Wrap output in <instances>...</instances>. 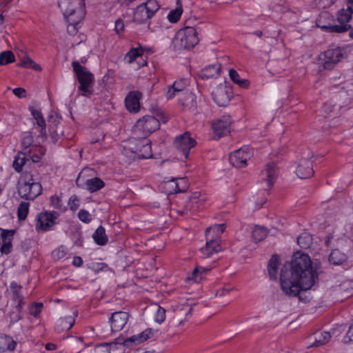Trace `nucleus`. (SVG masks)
<instances>
[{
  "label": "nucleus",
  "instance_id": "f03ea898",
  "mask_svg": "<svg viewBox=\"0 0 353 353\" xmlns=\"http://www.w3.org/2000/svg\"><path fill=\"white\" fill-rule=\"evenodd\" d=\"M122 154L132 159H145L152 157L150 141L134 136L120 145Z\"/></svg>",
  "mask_w": 353,
  "mask_h": 353
},
{
  "label": "nucleus",
  "instance_id": "f257e3e1",
  "mask_svg": "<svg viewBox=\"0 0 353 353\" xmlns=\"http://www.w3.org/2000/svg\"><path fill=\"white\" fill-rule=\"evenodd\" d=\"M317 279V273L307 254L296 252L290 264H285L280 274V285L289 296H296L301 290H310Z\"/></svg>",
  "mask_w": 353,
  "mask_h": 353
},
{
  "label": "nucleus",
  "instance_id": "49530a36",
  "mask_svg": "<svg viewBox=\"0 0 353 353\" xmlns=\"http://www.w3.org/2000/svg\"><path fill=\"white\" fill-rule=\"evenodd\" d=\"M43 307V303H34L29 306L28 310L30 315L34 317H37L41 312Z\"/></svg>",
  "mask_w": 353,
  "mask_h": 353
},
{
  "label": "nucleus",
  "instance_id": "69168bd1",
  "mask_svg": "<svg viewBox=\"0 0 353 353\" xmlns=\"http://www.w3.org/2000/svg\"><path fill=\"white\" fill-rule=\"evenodd\" d=\"M72 264L76 267H81L83 265V260L80 256H74Z\"/></svg>",
  "mask_w": 353,
  "mask_h": 353
},
{
  "label": "nucleus",
  "instance_id": "bb28decb",
  "mask_svg": "<svg viewBox=\"0 0 353 353\" xmlns=\"http://www.w3.org/2000/svg\"><path fill=\"white\" fill-rule=\"evenodd\" d=\"M165 183L167 185L173 189L172 190L170 191V193L183 192H185L188 188L187 182L184 178L172 179Z\"/></svg>",
  "mask_w": 353,
  "mask_h": 353
},
{
  "label": "nucleus",
  "instance_id": "a19ab883",
  "mask_svg": "<svg viewBox=\"0 0 353 353\" xmlns=\"http://www.w3.org/2000/svg\"><path fill=\"white\" fill-rule=\"evenodd\" d=\"M312 243V236L307 232L302 233L297 238V243L303 249L309 248Z\"/></svg>",
  "mask_w": 353,
  "mask_h": 353
},
{
  "label": "nucleus",
  "instance_id": "09e8293b",
  "mask_svg": "<svg viewBox=\"0 0 353 353\" xmlns=\"http://www.w3.org/2000/svg\"><path fill=\"white\" fill-rule=\"evenodd\" d=\"M50 205L56 209L65 211L66 208L63 206L61 199L57 196H52L50 197Z\"/></svg>",
  "mask_w": 353,
  "mask_h": 353
},
{
  "label": "nucleus",
  "instance_id": "7ed1b4c3",
  "mask_svg": "<svg viewBox=\"0 0 353 353\" xmlns=\"http://www.w3.org/2000/svg\"><path fill=\"white\" fill-rule=\"evenodd\" d=\"M353 13L346 8H342L337 13V21L339 24L332 25L331 23L324 24L323 20L332 17L331 14L327 12L322 13L317 20V26L323 30L328 32L343 33L351 28V26L348 24L352 19Z\"/></svg>",
  "mask_w": 353,
  "mask_h": 353
},
{
  "label": "nucleus",
  "instance_id": "37998d69",
  "mask_svg": "<svg viewBox=\"0 0 353 353\" xmlns=\"http://www.w3.org/2000/svg\"><path fill=\"white\" fill-rule=\"evenodd\" d=\"M19 66L25 68H32L37 71H41V68L39 65H38L36 62H34L30 57H25L20 64H18Z\"/></svg>",
  "mask_w": 353,
  "mask_h": 353
},
{
  "label": "nucleus",
  "instance_id": "c03bdc74",
  "mask_svg": "<svg viewBox=\"0 0 353 353\" xmlns=\"http://www.w3.org/2000/svg\"><path fill=\"white\" fill-rule=\"evenodd\" d=\"M15 61L14 53L10 50H6L0 53V65H7Z\"/></svg>",
  "mask_w": 353,
  "mask_h": 353
},
{
  "label": "nucleus",
  "instance_id": "4d7b16f0",
  "mask_svg": "<svg viewBox=\"0 0 353 353\" xmlns=\"http://www.w3.org/2000/svg\"><path fill=\"white\" fill-rule=\"evenodd\" d=\"M94 353H110L108 343H102L96 346Z\"/></svg>",
  "mask_w": 353,
  "mask_h": 353
},
{
  "label": "nucleus",
  "instance_id": "58836bf2",
  "mask_svg": "<svg viewBox=\"0 0 353 353\" xmlns=\"http://www.w3.org/2000/svg\"><path fill=\"white\" fill-rule=\"evenodd\" d=\"M345 260V255L339 250H334L329 256V261L334 265H341Z\"/></svg>",
  "mask_w": 353,
  "mask_h": 353
},
{
  "label": "nucleus",
  "instance_id": "3c124183",
  "mask_svg": "<svg viewBox=\"0 0 353 353\" xmlns=\"http://www.w3.org/2000/svg\"><path fill=\"white\" fill-rule=\"evenodd\" d=\"M33 143V137L32 135L25 136L21 141V146L23 147V151H27Z\"/></svg>",
  "mask_w": 353,
  "mask_h": 353
},
{
  "label": "nucleus",
  "instance_id": "a211bd4d",
  "mask_svg": "<svg viewBox=\"0 0 353 353\" xmlns=\"http://www.w3.org/2000/svg\"><path fill=\"white\" fill-rule=\"evenodd\" d=\"M1 230V236L2 239V245L0 251L3 254H8L12 249V240L15 231L14 230Z\"/></svg>",
  "mask_w": 353,
  "mask_h": 353
},
{
  "label": "nucleus",
  "instance_id": "338daca9",
  "mask_svg": "<svg viewBox=\"0 0 353 353\" xmlns=\"http://www.w3.org/2000/svg\"><path fill=\"white\" fill-rule=\"evenodd\" d=\"M31 113L35 120L43 117L41 112L38 110L32 109Z\"/></svg>",
  "mask_w": 353,
  "mask_h": 353
},
{
  "label": "nucleus",
  "instance_id": "4be33fe9",
  "mask_svg": "<svg viewBox=\"0 0 353 353\" xmlns=\"http://www.w3.org/2000/svg\"><path fill=\"white\" fill-rule=\"evenodd\" d=\"M27 157L32 163H39L46 153V149L41 145H32L27 151Z\"/></svg>",
  "mask_w": 353,
  "mask_h": 353
},
{
  "label": "nucleus",
  "instance_id": "8fccbe9b",
  "mask_svg": "<svg viewBox=\"0 0 353 353\" xmlns=\"http://www.w3.org/2000/svg\"><path fill=\"white\" fill-rule=\"evenodd\" d=\"M336 0H314V3L319 9H324L332 6Z\"/></svg>",
  "mask_w": 353,
  "mask_h": 353
},
{
  "label": "nucleus",
  "instance_id": "864d4df0",
  "mask_svg": "<svg viewBox=\"0 0 353 353\" xmlns=\"http://www.w3.org/2000/svg\"><path fill=\"white\" fill-rule=\"evenodd\" d=\"M78 216L81 221L86 223L90 222L92 219L90 214L85 210H81L78 213Z\"/></svg>",
  "mask_w": 353,
  "mask_h": 353
},
{
  "label": "nucleus",
  "instance_id": "7c9ffc66",
  "mask_svg": "<svg viewBox=\"0 0 353 353\" xmlns=\"http://www.w3.org/2000/svg\"><path fill=\"white\" fill-rule=\"evenodd\" d=\"M86 189L90 192L100 190L105 186V183L100 178L94 177L85 181Z\"/></svg>",
  "mask_w": 353,
  "mask_h": 353
},
{
  "label": "nucleus",
  "instance_id": "0e129e2a",
  "mask_svg": "<svg viewBox=\"0 0 353 353\" xmlns=\"http://www.w3.org/2000/svg\"><path fill=\"white\" fill-rule=\"evenodd\" d=\"M236 85H238L239 87L243 88H248L250 85V82L247 79H240L237 83Z\"/></svg>",
  "mask_w": 353,
  "mask_h": 353
},
{
  "label": "nucleus",
  "instance_id": "680f3d73",
  "mask_svg": "<svg viewBox=\"0 0 353 353\" xmlns=\"http://www.w3.org/2000/svg\"><path fill=\"white\" fill-rule=\"evenodd\" d=\"M345 343L353 342V325H351L344 337Z\"/></svg>",
  "mask_w": 353,
  "mask_h": 353
},
{
  "label": "nucleus",
  "instance_id": "a878e982",
  "mask_svg": "<svg viewBox=\"0 0 353 353\" xmlns=\"http://www.w3.org/2000/svg\"><path fill=\"white\" fill-rule=\"evenodd\" d=\"M221 65L219 63L209 65L205 67L200 73L202 79L217 77L221 72Z\"/></svg>",
  "mask_w": 353,
  "mask_h": 353
},
{
  "label": "nucleus",
  "instance_id": "423d86ee",
  "mask_svg": "<svg viewBox=\"0 0 353 353\" xmlns=\"http://www.w3.org/2000/svg\"><path fill=\"white\" fill-rule=\"evenodd\" d=\"M72 66L79 83V89L81 92V94L85 97L90 96L92 94L94 81L93 74L77 61H72Z\"/></svg>",
  "mask_w": 353,
  "mask_h": 353
},
{
  "label": "nucleus",
  "instance_id": "39448f33",
  "mask_svg": "<svg viewBox=\"0 0 353 353\" xmlns=\"http://www.w3.org/2000/svg\"><path fill=\"white\" fill-rule=\"evenodd\" d=\"M157 330L152 328H147L137 334H134L123 341L117 339L115 341L108 343L110 353H125L127 347H131L143 343L149 339L154 336Z\"/></svg>",
  "mask_w": 353,
  "mask_h": 353
},
{
  "label": "nucleus",
  "instance_id": "f8f14e48",
  "mask_svg": "<svg viewBox=\"0 0 353 353\" xmlns=\"http://www.w3.org/2000/svg\"><path fill=\"white\" fill-rule=\"evenodd\" d=\"M252 156V149L244 146L230 154V162L234 167L242 168L247 165V162Z\"/></svg>",
  "mask_w": 353,
  "mask_h": 353
},
{
  "label": "nucleus",
  "instance_id": "4468645a",
  "mask_svg": "<svg viewBox=\"0 0 353 353\" xmlns=\"http://www.w3.org/2000/svg\"><path fill=\"white\" fill-rule=\"evenodd\" d=\"M59 216L57 212H43L37 217V231H48L54 224L55 220Z\"/></svg>",
  "mask_w": 353,
  "mask_h": 353
},
{
  "label": "nucleus",
  "instance_id": "bf43d9fd",
  "mask_svg": "<svg viewBox=\"0 0 353 353\" xmlns=\"http://www.w3.org/2000/svg\"><path fill=\"white\" fill-rule=\"evenodd\" d=\"M229 76L230 79L236 84L241 79L239 73L234 69L230 70Z\"/></svg>",
  "mask_w": 353,
  "mask_h": 353
},
{
  "label": "nucleus",
  "instance_id": "393cba45",
  "mask_svg": "<svg viewBox=\"0 0 353 353\" xmlns=\"http://www.w3.org/2000/svg\"><path fill=\"white\" fill-rule=\"evenodd\" d=\"M220 241L219 238L208 240L205 247L201 249V253L207 256H210L213 253L218 252L221 250Z\"/></svg>",
  "mask_w": 353,
  "mask_h": 353
},
{
  "label": "nucleus",
  "instance_id": "4c0bfd02",
  "mask_svg": "<svg viewBox=\"0 0 353 353\" xmlns=\"http://www.w3.org/2000/svg\"><path fill=\"white\" fill-rule=\"evenodd\" d=\"M210 270V268L196 266L192 272V276L188 277L187 279L190 280H194L195 282L198 283L202 279L203 276L208 272Z\"/></svg>",
  "mask_w": 353,
  "mask_h": 353
},
{
  "label": "nucleus",
  "instance_id": "e2e57ef3",
  "mask_svg": "<svg viewBox=\"0 0 353 353\" xmlns=\"http://www.w3.org/2000/svg\"><path fill=\"white\" fill-rule=\"evenodd\" d=\"M323 111L326 114H330L334 110V105L330 103H325L322 107Z\"/></svg>",
  "mask_w": 353,
  "mask_h": 353
},
{
  "label": "nucleus",
  "instance_id": "de8ad7c7",
  "mask_svg": "<svg viewBox=\"0 0 353 353\" xmlns=\"http://www.w3.org/2000/svg\"><path fill=\"white\" fill-rule=\"evenodd\" d=\"M67 253V248L62 245L52 252V256L55 260H60L64 258Z\"/></svg>",
  "mask_w": 353,
  "mask_h": 353
},
{
  "label": "nucleus",
  "instance_id": "603ef678",
  "mask_svg": "<svg viewBox=\"0 0 353 353\" xmlns=\"http://www.w3.org/2000/svg\"><path fill=\"white\" fill-rule=\"evenodd\" d=\"M165 319V310L161 307H159L156 316L155 321L159 323H163Z\"/></svg>",
  "mask_w": 353,
  "mask_h": 353
},
{
  "label": "nucleus",
  "instance_id": "9d476101",
  "mask_svg": "<svg viewBox=\"0 0 353 353\" xmlns=\"http://www.w3.org/2000/svg\"><path fill=\"white\" fill-rule=\"evenodd\" d=\"M345 50L342 48H329L320 54V67L323 70H332L345 58Z\"/></svg>",
  "mask_w": 353,
  "mask_h": 353
},
{
  "label": "nucleus",
  "instance_id": "ddd939ff",
  "mask_svg": "<svg viewBox=\"0 0 353 353\" xmlns=\"http://www.w3.org/2000/svg\"><path fill=\"white\" fill-rule=\"evenodd\" d=\"M174 147L181 151L185 159L189 157L190 150L196 145V141L190 137L188 132L177 136L174 141Z\"/></svg>",
  "mask_w": 353,
  "mask_h": 353
},
{
  "label": "nucleus",
  "instance_id": "0eeeda50",
  "mask_svg": "<svg viewBox=\"0 0 353 353\" xmlns=\"http://www.w3.org/2000/svg\"><path fill=\"white\" fill-rule=\"evenodd\" d=\"M160 121L154 116L146 115L139 119L132 129L134 136L147 139L159 128Z\"/></svg>",
  "mask_w": 353,
  "mask_h": 353
},
{
  "label": "nucleus",
  "instance_id": "13d9d810",
  "mask_svg": "<svg viewBox=\"0 0 353 353\" xmlns=\"http://www.w3.org/2000/svg\"><path fill=\"white\" fill-rule=\"evenodd\" d=\"M36 121H37V124L38 125V126H39L41 128V130H40L41 134L46 136V123H45V120H44L43 117H41V118L36 119Z\"/></svg>",
  "mask_w": 353,
  "mask_h": 353
},
{
  "label": "nucleus",
  "instance_id": "412c9836",
  "mask_svg": "<svg viewBox=\"0 0 353 353\" xmlns=\"http://www.w3.org/2000/svg\"><path fill=\"white\" fill-rule=\"evenodd\" d=\"M296 174L301 179H307L313 176L312 162L308 159L301 160L296 168Z\"/></svg>",
  "mask_w": 353,
  "mask_h": 353
},
{
  "label": "nucleus",
  "instance_id": "5fc2aeb1",
  "mask_svg": "<svg viewBox=\"0 0 353 353\" xmlns=\"http://www.w3.org/2000/svg\"><path fill=\"white\" fill-rule=\"evenodd\" d=\"M68 205L70 206V208L74 211L76 210L79 206V199L76 195H72L68 201Z\"/></svg>",
  "mask_w": 353,
  "mask_h": 353
},
{
  "label": "nucleus",
  "instance_id": "f3484780",
  "mask_svg": "<svg viewBox=\"0 0 353 353\" xmlns=\"http://www.w3.org/2000/svg\"><path fill=\"white\" fill-rule=\"evenodd\" d=\"M188 86V80L186 79H181L175 81L172 85L167 86L165 90V97L171 99L175 96L183 94L187 90Z\"/></svg>",
  "mask_w": 353,
  "mask_h": 353
},
{
  "label": "nucleus",
  "instance_id": "b1692460",
  "mask_svg": "<svg viewBox=\"0 0 353 353\" xmlns=\"http://www.w3.org/2000/svg\"><path fill=\"white\" fill-rule=\"evenodd\" d=\"M215 103L219 106H226L230 99L225 88H218L212 92Z\"/></svg>",
  "mask_w": 353,
  "mask_h": 353
},
{
  "label": "nucleus",
  "instance_id": "79ce46f5",
  "mask_svg": "<svg viewBox=\"0 0 353 353\" xmlns=\"http://www.w3.org/2000/svg\"><path fill=\"white\" fill-rule=\"evenodd\" d=\"M30 203L28 202L22 201L20 203L17 208V216L19 221H24L29 212Z\"/></svg>",
  "mask_w": 353,
  "mask_h": 353
},
{
  "label": "nucleus",
  "instance_id": "a18cd8bd",
  "mask_svg": "<svg viewBox=\"0 0 353 353\" xmlns=\"http://www.w3.org/2000/svg\"><path fill=\"white\" fill-rule=\"evenodd\" d=\"M23 305L17 304L13 311L10 313V322L15 323L21 319V311Z\"/></svg>",
  "mask_w": 353,
  "mask_h": 353
},
{
  "label": "nucleus",
  "instance_id": "6ab92c4d",
  "mask_svg": "<svg viewBox=\"0 0 353 353\" xmlns=\"http://www.w3.org/2000/svg\"><path fill=\"white\" fill-rule=\"evenodd\" d=\"M276 176V166L274 163H268L265 168L261 172V179L266 183L267 188H270L274 183Z\"/></svg>",
  "mask_w": 353,
  "mask_h": 353
},
{
  "label": "nucleus",
  "instance_id": "dca6fc26",
  "mask_svg": "<svg viewBox=\"0 0 353 353\" xmlns=\"http://www.w3.org/2000/svg\"><path fill=\"white\" fill-rule=\"evenodd\" d=\"M231 123L232 119L230 116L224 115L220 119L212 121V128L214 134L218 136V138H221L230 133Z\"/></svg>",
  "mask_w": 353,
  "mask_h": 353
},
{
  "label": "nucleus",
  "instance_id": "f704fd0d",
  "mask_svg": "<svg viewBox=\"0 0 353 353\" xmlns=\"http://www.w3.org/2000/svg\"><path fill=\"white\" fill-rule=\"evenodd\" d=\"M10 288L12 294V299L14 301H17V304L24 305L23 296L21 294L22 286L15 281H12L10 283Z\"/></svg>",
  "mask_w": 353,
  "mask_h": 353
},
{
  "label": "nucleus",
  "instance_id": "c85d7f7f",
  "mask_svg": "<svg viewBox=\"0 0 353 353\" xmlns=\"http://www.w3.org/2000/svg\"><path fill=\"white\" fill-rule=\"evenodd\" d=\"M29 161L27 157V152L26 151L19 152L12 163L13 169L18 173H20L23 170V166Z\"/></svg>",
  "mask_w": 353,
  "mask_h": 353
},
{
  "label": "nucleus",
  "instance_id": "6e6d98bb",
  "mask_svg": "<svg viewBox=\"0 0 353 353\" xmlns=\"http://www.w3.org/2000/svg\"><path fill=\"white\" fill-rule=\"evenodd\" d=\"M125 29L124 22L122 19H118L115 21L114 25V31L118 34L120 35L123 33Z\"/></svg>",
  "mask_w": 353,
  "mask_h": 353
},
{
  "label": "nucleus",
  "instance_id": "473e14b6",
  "mask_svg": "<svg viewBox=\"0 0 353 353\" xmlns=\"http://www.w3.org/2000/svg\"><path fill=\"white\" fill-rule=\"evenodd\" d=\"M94 242L99 245H105L108 241L105 228L100 225L92 234Z\"/></svg>",
  "mask_w": 353,
  "mask_h": 353
},
{
  "label": "nucleus",
  "instance_id": "774afa93",
  "mask_svg": "<svg viewBox=\"0 0 353 353\" xmlns=\"http://www.w3.org/2000/svg\"><path fill=\"white\" fill-rule=\"evenodd\" d=\"M347 8L353 13V0H347Z\"/></svg>",
  "mask_w": 353,
  "mask_h": 353
},
{
  "label": "nucleus",
  "instance_id": "2f4dec72",
  "mask_svg": "<svg viewBox=\"0 0 353 353\" xmlns=\"http://www.w3.org/2000/svg\"><path fill=\"white\" fill-rule=\"evenodd\" d=\"M279 263V257L277 255H273L269 261L268 270L272 280H276L277 278Z\"/></svg>",
  "mask_w": 353,
  "mask_h": 353
},
{
  "label": "nucleus",
  "instance_id": "2eb2a0df",
  "mask_svg": "<svg viewBox=\"0 0 353 353\" xmlns=\"http://www.w3.org/2000/svg\"><path fill=\"white\" fill-rule=\"evenodd\" d=\"M130 314L127 312L118 311L113 312L109 319L112 332H117L123 330L128 324Z\"/></svg>",
  "mask_w": 353,
  "mask_h": 353
},
{
  "label": "nucleus",
  "instance_id": "ea45409f",
  "mask_svg": "<svg viewBox=\"0 0 353 353\" xmlns=\"http://www.w3.org/2000/svg\"><path fill=\"white\" fill-rule=\"evenodd\" d=\"M268 234L267 229L262 226H255L252 230V239L255 242L263 241Z\"/></svg>",
  "mask_w": 353,
  "mask_h": 353
},
{
  "label": "nucleus",
  "instance_id": "72a5a7b5",
  "mask_svg": "<svg viewBox=\"0 0 353 353\" xmlns=\"http://www.w3.org/2000/svg\"><path fill=\"white\" fill-rule=\"evenodd\" d=\"M144 48L139 46L137 48H132L125 55L124 60L129 63H132L137 57L143 54Z\"/></svg>",
  "mask_w": 353,
  "mask_h": 353
},
{
  "label": "nucleus",
  "instance_id": "aec40b11",
  "mask_svg": "<svg viewBox=\"0 0 353 353\" xmlns=\"http://www.w3.org/2000/svg\"><path fill=\"white\" fill-rule=\"evenodd\" d=\"M141 93L139 91H132L128 93L125 99V107L131 112H137L140 108Z\"/></svg>",
  "mask_w": 353,
  "mask_h": 353
},
{
  "label": "nucleus",
  "instance_id": "20e7f679",
  "mask_svg": "<svg viewBox=\"0 0 353 353\" xmlns=\"http://www.w3.org/2000/svg\"><path fill=\"white\" fill-rule=\"evenodd\" d=\"M19 196L26 200H34L42 193V186L36 181L34 175L30 172L25 171L19 178L17 185Z\"/></svg>",
  "mask_w": 353,
  "mask_h": 353
},
{
  "label": "nucleus",
  "instance_id": "cd10ccee",
  "mask_svg": "<svg viewBox=\"0 0 353 353\" xmlns=\"http://www.w3.org/2000/svg\"><path fill=\"white\" fill-rule=\"evenodd\" d=\"M75 321L74 317L66 316L60 318L56 323L55 330L58 333L69 330L74 325Z\"/></svg>",
  "mask_w": 353,
  "mask_h": 353
},
{
  "label": "nucleus",
  "instance_id": "6e6552de",
  "mask_svg": "<svg viewBox=\"0 0 353 353\" xmlns=\"http://www.w3.org/2000/svg\"><path fill=\"white\" fill-rule=\"evenodd\" d=\"M84 0H72L69 6L64 11V17L69 23L68 30L69 32L76 31V26L80 22L84 13Z\"/></svg>",
  "mask_w": 353,
  "mask_h": 353
},
{
  "label": "nucleus",
  "instance_id": "c9c22d12",
  "mask_svg": "<svg viewBox=\"0 0 353 353\" xmlns=\"http://www.w3.org/2000/svg\"><path fill=\"white\" fill-rule=\"evenodd\" d=\"M331 339V334L328 332H319L314 335V342L311 346H321L327 343Z\"/></svg>",
  "mask_w": 353,
  "mask_h": 353
},
{
  "label": "nucleus",
  "instance_id": "052dcab7",
  "mask_svg": "<svg viewBox=\"0 0 353 353\" xmlns=\"http://www.w3.org/2000/svg\"><path fill=\"white\" fill-rule=\"evenodd\" d=\"M12 93L19 98H23L26 97V91L22 88H17L12 90Z\"/></svg>",
  "mask_w": 353,
  "mask_h": 353
},
{
  "label": "nucleus",
  "instance_id": "e433bc0d",
  "mask_svg": "<svg viewBox=\"0 0 353 353\" xmlns=\"http://www.w3.org/2000/svg\"><path fill=\"white\" fill-rule=\"evenodd\" d=\"M177 7L172 10L168 15V19L171 23H176L181 18L183 13L182 3L181 0L176 1Z\"/></svg>",
  "mask_w": 353,
  "mask_h": 353
},
{
  "label": "nucleus",
  "instance_id": "1a4fd4ad",
  "mask_svg": "<svg viewBox=\"0 0 353 353\" xmlns=\"http://www.w3.org/2000/svg\"><path fill=\"white\" fill-rule=\"evenodd\" d=\"M160 6L156 0H148L135 8L132 21L137 24L146 23L159 10Z\"/></svg>",
  "mask_w": 353,
  "mask_h": 353
},
{
  "label": "nucleus",
  "instance_id": "c756f323",
  "mask_svg": "<svg viewBox=\"0 0 353 353\" xmlns=\"http://www.w3.org/2000/svg\"><path fill=\"white\" fill-rule=\"evenodd\" d=\"M16 345L17 343L12 340L10 337L0 334V353H3L8 350H14Z\"/></svg>",
  "mask_w": 353,
  "mask_h": 353
},
{
  "label": "nucleus",
  "instance_id": "5701e85b",
  "mask_svg": "<svg viewBox=\"0 0 353 353\" xmlns=\"http://www.w3.org/2000/svg\"><path fill=\"white\" fill-rule=\"evenodd\" d=\"M179 101L184 108L188 110H194L196 107V97L194 94L188 90L180 95Z\"/></svg>",
  "mask_w": 353,
  "mask_h": 353
},
{
  "label": "nucleus",
  "instance_id": "9b49d317",
  "mask_svg": "<svg viewBox=\"0 0 353 353\" xmlns=\"http://www.w3.org/2000/svg\"><path fill=\"white\" fill-rule=\"evenodd\" d=\"M176 41L181 48H192L199 43L197 31L193 27H185L176 33Z\"/></svg>",
  "mask_w": 353,
  "mask_h": 353
}]
</instances>
